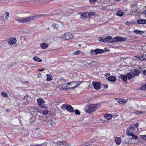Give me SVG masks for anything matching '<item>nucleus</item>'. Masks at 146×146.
<instances>
[{"instance_id": "1", "label": "nucleus", "mask_w": 146, "mask_h": 146, "mask_svg": "<svg viewBox=\"0 0 146 146\" xmlns=\"http://www.w3.org/2000/svg\"><path fill=\"white\" fill-rule=\"evenodd\" d=\"M99 104L89 105L85 107V110L86 112L91 113L100 107Z\"/></svg>"}, {"instance_id": "2", "label": "nucleus", "mask_w": 146, "mask_h": 146, "mask_svg": "<svg viewBox=\"0 0 146 146\" xmlns=\"http://www.w3.org/2000/svg\"><path fill=\"white\" fill-rule=\"evenodd\" d=\"M36 18V17L30 16L29 17H21L16 19V21L19 23H25L30 21L31 20Z\"/></svg>"}, {"instance_id": "3", "label": "nucleus", "mask_w": 146, "mask_h": 146, "mask_svg": "<svg viewBox=\"0 0 146 146\" xmlns=\"http://www.w3.org/2000/svg\"><path fill=\"white\" fill-rule=\"evenodd\" d=\"M52 26L54 29L58 31L63 29L64 24L63 23L61 22H58L56 23L52 24Z\"/></svg>"}, {"instance_id": "4", "label": "nucleus", "mask_w": 146, "mask_h": 146, "mask_svg": "<svg viewBox=\"0 0 146 146\" xmlns=\"http://www.w3.org/2000/svg\"><path fill=\"white\" fill-rule=\"evenodd\" d=\"M111 43H114L117 41L122 42L125 41L126 40V39L124 37L121 36H117L113 38L111 37Z\"/></svg>"}, {"instance_id": "5", "label": "nucleus", "mask_w": 146, "mask_h": 146, "mask_svg": "<svg viewBox=\"0 0 146 146\" xmlns=\"http://www.w3.org/2000/svg\"><path fill=\"white\" fill-rule=\"evenodd\" d=\"M82 82H72L68 83L69 89L74 88L78 87Z\"/></svg>"}, {"instance_id": "6", "label": "nucleus", "mask_w": 146, "mask_h": 146, "mask_svg": "<svg viewBox=\"0 0 146 146\" xmlns=\"http://www.w3.org/2000/svg\"><path fill=\"white\" fill-rule=\"evenodd\" d=\"M73 37V35L70 33H67L61 36V38L63 40L71 39Z\"/></svg>"}, {"instance_id": "7", "label": "nucleus", "mask_w": 146, "mask_h": 146, "mask_svg": "<svg viewBox=\"0 0 146 146\" xmlns=\"http://www.w3.org/2000/svg\"><path fill=\"white\" fill-rule=\"evenodd\" d=\"M98 40L100 42L104 43H111V36H107L106 38L103 37L98 38Z\"/></svg>"}, {"instance_id": "8", "label": "nucleus", "mask_w": 146, "mask_h": 146, "mask_svg": "<svg viewBox=\"0 0 146 146\" xmlns=\"http://www.w3.org/2000/svg\"><path fill=\"white\" fill-rule=\"evenodd\" d=\"M58 87L61 90L69 89V86L68 83L67 84H62L58 85Z\"/></svg>"}, {"instance_id": "9", "label": "nucleus", "mask_w": 146, "mask_h": 146, "mask_svg": "<svg viewBox=\"0 0 146 146\" xmlns=\"http://www.w3.org/2000/svg\"><path fill=\"white\" fill-rule=\"evenodd\" d=\"M139 126V123H136L135 124H133L131 125L130 126H129V129L131 131H133L134 129L137 127Z\"/></svg>"}, {"instance_id": "10", "label": "nucleus", "mask_w": 146, "mask_h": 146, "mask_svg": "<svg viewBox=\"0 0 146 146\" xmlns=\"http://www.w3.org/2000/svg\"><path fill=\"white\" fill-rule=\"evenodd\" d=\"M126 134L128 135L131 136H132V137L131 139H137L138 138V137L137 135L133 134L130 131H128L127 132Z\"/></svg>"}, {"instance_id": "11", "label": "nucleus", "mask_w": 146, "mask_h": 146, "mask_svg": "<svg viewBox=\"0 0 146 146\" xmlns=\"http://www.w3.org/2000/svg\"><path fill=\"white\" fill-rule=\"evenodd\" d=\"M37 101L38 105L40 106L42 108H44V106L42 105V104H44V102L43 100L41 98H39L37 99Z\"/></svg>"}, {"instance_id": "12", "label": "nucleus", "mask_w": 146, "mask_h": 146, "mask_svg": "<svg viewBox=\"0 0 146 146\" xmlns=\"http://www.w3.org/2000/svg\"><path fill=\"white\" fill-rule=\"evenodd\" d=\"M16 42V40L14 38H12L9 39L8 41V43L11 45L15 44Z\"/></svg>"}, {"instance_id": "13", "label": "nucleus", "mask_w": 146, "mask_h": 146, "mask_svg": "<svg viewBox=\"0 0 146 146\" xmlns=\"http://www.w3.org/2000/svg\"><path fill=\"white\" fill-rule=\"evenodd\" d=\"M92 85L94 88L96 90H98L100 88V85L98 83L93 82Z\"/></svg>"}, {"instance_id": "14", "label": "nucleus", "mask_w": 146, "mask_h": 146, "mask_svg": "<svg viewBox=\"0 0 146 146\" xmlns=\"http://www.w3.org/2000/svg\"><path fill=\"white\" fill-rule=\"evenodd\" d=\"M108 80L110 82H114L115 81L117 80L116 78L113 76H109L108 78Z\"/></svg>"}, {"instance_id": "15", "label": "nucleus", "mask_w": 146, "mask_h": 146, "mask_svg": "<svg viewBox=\"0 0 146 146\" xmlns=\"http://www.w3.org/2000/svg\"><path fill=\"white\" fill-rule=\"evenodd\" d=\"M137 57L141 60L146 61V54H143L140 56H137Z\"/></svg>"}, {"instance_id": "16", "label": "nucleus", "mask_w": 146, "mask_h": 146, "mask_svg": "<svg viewBox=\"0 0 146 146\" xmlns=\"http://www.w3.org/2000/svg\"><path fill=\"white\" fill-rule=\"evenodd\" d=\"M117 102L120 104H123L126 103L127 102L126 100L123 98H118L117 100Z\"/></svg>"}, {"instance_id": "17", "label": "nucleus", "mask_w": 146, "mask_h": 146, "mask_svg": "<svg viewBox=\"0 0 146 146\" xmlns=\"http://www.w3.org/2000/svg\"><path fill=\"white\" fill-rule=\"evenodd\" d=\"M66 109L68 111L72 112L73 111V109L72 107L70 105H67L66 106Z\"/></svg>"}, {"instance_id": "18", "label": "nucleus", "mask_w": 146, "mask_h": 146, "mask_svg": "<svg viewBox=\"0 0 146 146\" xmlns=\"http://www.w3.org/2000/svg\"><path fill=\"white\" fill-rule=\"evenodd\" d=\"M104 52V50L101 49L97 48L94 50V52L96 54L99 53H102Z\"/></svg>"}, {"instance_id": "19", "label": "nucleus", "mask_w": 146, "mask_h": 146, "mask_svg": "<svg viewBox=\"0 0 146 146\" xmlns=\"http://www.w3.org/2000/svg\"><path fill=\"white\" fill-rule=\"evenodd\" d=\"M137 23L139 24H145L146 23V20L144 19H139L137 20Z\"/></svg>"}, {"instance_id": "20", "label": "nucleus", "mask_w": 146, "mask_h": 146, "mask_svg": "<svg viewBox=\"0 0 146 146\" xmlns=\"http://www.w3.org/2000/svg\"><path fill=\"white\" fill-rule=\"evenodd\" d=\"M40 46L42 49H46L48 47V45L45 43H41Z\"/></svg>"}, {"instance_id": "21", "label": "nucleus", "mask_w": 146, "mask_h": 146, "mask_svg": "<svg viewBox=\"0 0 146 146\" xmlns=\"http://www.w3.org/2000/svg\"><path fill=\"white\" fill-rule=\"evenodd\" d=\"M123 142L125 144H131V142L130 141V139L129 138H126L123 140Z\"/></svg>"}, {"instance_id": "22", "label": "nucleus", "mask_w": 146, "mask_h": 146, "mask_svg": "<svg viewBox=\"0 0 146 146\" xmlns=\"http://www.w3.org/2000/svg\"><path fill=\"white\" fill-rule=\"evenodd\" d=\"M57 144L58 145H61L63 144L64 145H68V144L66 142V141H58L57 142Z\"/></svg>"}, {"instance_id": "23", "label": "nucleus", "mask_w": 146, "mask_h": 146, "mask_svg": "<svg viewBox=\"0 0 146 146\" xmlns=\"http://www.w3.org/2000/svg\"><path fill=\"white\" fill-rule=\"evenodd\" d=\"M33 59L35 61L37 62H41L42 61L41 59L40 58L36 56H34L33 58Z\"/></svg>"}, {"instance_id": "24", "label": "nucleus", "mask_w": 146, "mask_h": 146, "mask_svg": "<svg viewBox=\"0 0 146 146\" xmlns=\"http://www.w3.org/2000/svg\"><path fill=\"white\" fill-rule=\"evenodd\" d=\"M121 139L119 137H116L115 139V141L118 145H119L121 143Z\"/></svg>"}, {"instance_id": "25", "label": "nucleus", "mask_w": 146, "mask_h": 146, "mask_svg": "<svg viewBox=\"0 0 146 146\" xmlns=\"http://www.w3.org/2000/svg\"><path fill=\"white\" fill-rule=\"evenodd\" d=\"M131 72L133 74L136 76L138 75L139 73V70H131Z\"/></svg>"}, {"instance_id": "26", "label": "nucleus", "mask_w": 146, "mask_h": 146, "mask_svg": "<svg viewBox=\"0 0 146 146\" xmlns=\"http://www.w3.org/2000/svg\"><path fill=\"white\" fill-rule=\"evenodd\" d=\"M46 76H47L46 78V80L47 81H50L52 80V77L50 74H46Z\"/></svg>"}, {"instance_id": "27", "label": "nucleus", "mask_w": 146, "mask_h": 146, "mask_svg": "<svg viewBox=\"0 0 146 146\" xmlns=\"http://www.w3.org/2000/svg\"><path fill=\"white\" fill-rule=\"evenodd\" d=\"M121 78L123 81H127V78L126 75H121Z\"/></svg>"}, {"instance_id": "28", "label": "nucleus", "mask_w": 146, "mask_h": 146, "mask_svg": "<svg viewBox=\"0 0 146 146\" xmlns=\"http://www.w3.org/2000/svg\"><path fill=\"white\" fill-rule=\"evenodd\" d=\"M126 76L127 79L128 80L131 79L133 77L132 74L130 73H127Z\"/></svg>"}, {"instance_id": "29", "label": "nucleus", "mask_w": 146, "mask_h": 146, "mask_svg": "<svg viewBox=\"0 0 146 146\" xmlns=\"http://www.w3.org/2000/svg\"><path fill=\"white\" fill-rule=\"evenodd\" d=\"M134 32V33L138 34H141L144 33V32L143 31L137 29L135 30Z\"/></svg>"}, {"instance_id": "30", "label": "nucleus", "mask_w": 146, "mask_h": 146, "mask_svg": "<svg viewBox=\"0 0 146 146\" xmlns=\"http://www.w3.org/2000/svg\"><path fill=\"white\" fill-rule=\"evenodd\" d=\"M123 14V12L121 11H117L116 13V15L119 16H121Z\"/></svg>"}, {"instance_id": "31", "label": "nucleus", "mask_w": 146, "mask_h": 146, "mask_svg": "<svg viewBox=\"0 0 146 146\" xmlns=\"http://www.w3.org/2000/svg\"><path fill=\"white\" fill-rule=\"evenodd\" d=\"M96 15L95 13L93 12H90L88 13V15L89 17H90L92 16H94Z\"/></svg>"}, {"instance_id": "32", "label": "nucleus", "mask_w": 146, "mask_h": 146, "mask_svg": "<svg viewBox=\"0 0 146 146\" xmlns=\"http://www.w3.org/2000/svg\"><path fill=\"white\" fill-rule=\"evenodd\" d=\"M105 117L107 119H109L112 118V116L111 115L107 114L105 115Z\"/></svg>"}, {"instance_id": "33", "label": "nucleus", "mask_w": 146, "mask_h": 146, "mask_svg": "<svg viewBox=\"0 0 146 146\" xmlns=\"http://www.w3.org/2000/svg\"><path fill=\"white\" fill-rule=\"evenodd\" d=\"M1 96L4 97H8L7 94L5 92L3 91L1 93Z\"/></svg>"}, {"instance_id": "34", "label": "nucleus", "mask_w": 146, "mask_h": 146, "mask_svg": "<svg viewBox=\"0 0 146 146\" xmlns=\"http://www.w3.org/2000/svg\"><path fill=\"white\" fill-rule=\"evenodd\" d=\"M81 16L82 17V18H86L87 17V13L85 12L83 14L81 15Z\"/></svg>"}, {"instance_id": "35", "label": "nucleus", "mask_w": 146, "mask_h": 146, "mask_svg": "<svg viewBox=\"0 0 146 146\" xmlns=\"http://www.w3.org/2000/svg\"><path fill=\"white\" fill-rule=\"evenodd\" d=\"M5 13L6 15L5 16V18L6 19H7L9 17V12H7V11H5Z\"/></svg>"}, {"instance_id": "36", "label": "nucleus", "mask_w": 146, "mask_h": 146, "mask_svg": "<svg viewBox=\"0 0 146 146\" xmlns=\"http://www.w3.org/2000/svg\"><path fill=\"white\" fill-rule=\"evenodd\" d=\"M48 111L47 110H44L42 111V113L44 115H47L48 114Z\"/></svg>"}, {"instance_id": "37", "label": "nucleus", "mask_w": 146, "mask_h": 146, "mask_svg": "<svg viewBox=\"0 0 146 146\" xmlns=\"http://www.w3.org/2000/svg\"><path fill=\"white\" fill-rule=\"evenodd\" d=\"M81 53V52L80 50H78L74 52V54L75 55H78L80 54Z\"/></svg>"}, {"instance_id": "38", "label": "nucleus", "mask_w": 146, "mask_h": 146, "mask_svg": "<svg viewBox=\"0 0 146 146\" xmlns=\"http://www.w3.org/2000/svg\"><path fill=\"white\" fill-rule=\"evenodd\" d=\"M140 89L141 90H146V84L145 85L143 86L142 87H141L140 88Z\"/></svg>"}, {"instance_id": "39", "label": "nucleus", "mask_w": 146, "mask_h": 146, "mask_svg": "<svg viewBox=\"0 0 146 146\" xmlns=\"http://www.w3.org/2000/svg\"><path fill=\"white\" fill-rule=\"evenodd\" d=\"M74 112L76 114H77V115L80 114V112L78 110H75L74 111Z\"/></svg>"}, {"instance_id": "40", "label": "nucleus", "mask_w": 146, "mask_h": 146, "mask_svg": "<svg viewBox=\"0 0 146 146\" xmlns=\"http://www.w3.org/2000/svg\"><path fill=\"white\" fill-rule=\"evenodd\" d=\"M141 138L143 139L146 140V135H141Z\"/></svg>"}, {"instance_id": "41", "label": "nucleus", "mask_w": 146, "mask_h": 146, "mask_svg": "<svg viewBox=\"0 0 146 146\" xmlns=\"http://www.w3.org/2000/svg\"><path fill=\"white\" fill-rule=\"evenodd\" d=\"M125 24L126 25L129 26L131 24V22H129L127 21L125 22Z\"/></svg>"}, {"instance_id": "42", "label": "nucleus", "mask_w": 146, "mask_h": 146, "mask_svg": "<svg viewBox=\"0 0 146 146\" xmlns=\"http://www.w3.org/2000/svg\"><path fill=\"white\" fill-rule=\"evenodd\" d=\"M97 0H90V1L91 3L93 4Z\"/></svg>"}, {"instance_id": "43", "label": "nucleus", "mask_w": 146, "mask_h": 146, "mask_svg": "<svg viewBox=\"0 0 146 146\" xmlns=\"http://www.w3.org/2000/svg\"><path fill=\"white\" fill-rule=\"evenodd\" d=\"M50 125L52 126H54L56 125V123L54 122H51Z\"/></svg>"}, {"instance_id": "44", "label": "nucleus", "mask_w": 146, "mask_h": 146, "mask_svg": "<svg viewBox=\"0 0 146 146\" xmlns=\"http://www.w3.org/2000/svg\"><path fill=\"white\" fill-rule=\"evenodd\" d=\"M135 113H137V114H138L139 113H140L141 114H143V113H144V112H143V111H142V112H140L139 111H137L135 112Z\"/></svg>"}, {"instance_id": "45", "label": "nucleus", "mask_w": 146, "mask_h": 146, "mask_svg": "<svg viewBox=\"0 0 146 146\" xmlns=\"http://www.w3.org/2000/svg\"><path fill=\"white\" fill-rule=\"evenodd\" d=\"M31 146H43V144H37L32 145Z\"/></svg>"}, {"instance_id": "46", "label": "nucleus", "mask_w": 146, "mask_h": 146, "mask_svg": "<svg viewBox=\"0 0 146 146\" xmlns=\"http://www.w3.org/2000/svg\"><path fill=\"white\" fill-rule=\"evenodd\" d=\"M46 16V14H44V15H39V17H41L45 16Z\"/></svg>"}, {"instance_id": "47", "label": "nucleus", "mask_w": 146, "mask_h": 146, "mask_svg": "<svg viewBox=\"0 0 146 146\" xmlns=\"http://www.w3.org/2000/svg\"><path fill=\"white\" fill-rule=\"evenodd\" d=\"M143 74L145 75H146V70H145L143 72Z\"/></svg>"}, {"instance_id": "48", "label": "nucleus", "mask_w": 146, "mask_h": 146, "mask_svg": "<svg viewBox=\"0 0 146 146\" xmlns=\"http://www.w3.org/2000/svg\"><path fill=\"white\" fill-rule=\"evenodd\" d=\"M45 69V68H43L41 69H39L38 70L39 71H44Z\"/></svg>"}, {"instance_id": "49", "label": "nucleus", "mask_w": 146, "mask_h": 146, "mask_svg": "<svg viewBox=\"0 0 146 146\" xmlns=\"http://www.w3.org/2000/svg\"><path fill=\"white\" fill-rule=\"evenodd\" d=\"M93 146V145L92 144H90V145H88L85 146Z\"/></svg>"}, {"instance_id": "50", "label": "nucleus", "mask_w": 146, "mask_h": 146, "mask_svg": "<svg viewBox=\"0 0 146 146\" xmlns=\"http://www.w3.org/2000/svg\"><path fill=\"white\" fill-rule=\"evenodd\" d=\"M6 111L7 112H9V111H10V110H6Z\"/></svg>"}, {"instance_id": "51", "label": "nucleus", "mask_w": 146, "mask_h": 146, "mask_svg": "<svg viewBox=\"0 0 146 146\" xmlns=\"http://www.w3.org/2000/svg\"><path fill=\"white\" fill-rule=\"evenodd\" d=\"M106 76H109L110 75V74L109 73H107L106 74Z\"/></svg>"}, {"instance_id": "52", "label": "nucleus", "mask_w": 146, "mask_h": 146, "mask_svg": "<svg viewBox=\"0 0 146 146\" xmlns=\"http://www.w3.org/2000/svg\"><path fill=\"white\" fill-rule=\"evenodd\" d=\"M105 8H106L105 6H104L102 7V9H105Z\"/></svg>"}, {"instance_id": "53", "label": "nucleus", "mask_w": 146, "mask_h": 146, "mask_svg": "<svg viewBox=\"0 0 146 146\" xmlns=\"http://www.w3.org/2000/svg\"><path fill=\"white\" fill-rule=\"evenodd\" d=\"M144 13L146 15V10L144 11Z\"/></svg>"}, {"instance_id": "54", "label": "nucleus", "mask_w": 146, "mask_h": 146, "mask_svg": "<svg viewBox=\"0 0 146 146\" xmlns=\"http://www.w3.org/2000/svg\"><path fill=\"white\" fill-rule=\"evenodd\" d=\"M97 1L98 2H100L101 0H97Z\"/></svg>"}, {"instance_id": "55", "label": "nucleus", "mask_w": 146, "mask_h": 146, "mask_svg": "<svg viewBox=\"0 0 146 146\" xmlns=\"http://www.w3.org/2000/svg\"><path fill=\"white\" fill-rule=\"evenodd\" d=\"M42 117V116H39V118L40 119Z\"/></svg>"}, {"instance_id": "56", "label": "nucleus", "mask_w": 146, "mask_h": 146, "mask_svg": "<svg viewBox=\"0 0 146 146\" xmlns=\"http://www.w3.org/2000/svg\"><path fill=\"white\" fill-rule=\"evenodd\" d=\"M78 46H79V47H81V44H79V45H78Z\"/></svg>"}, {"instance_id": "57", "label": "nucleus", "mask_w": 146, "mask_h": 146, "mask_svg": "<svg viewBox=\"0 0 146 146\" xmlns=\"http://www.w3.org/2000/svg\"><path fill=\"white\" fill-rule=\"evenodd\" d=\"M108 87V85H107L106 86V88H107Z\"/></svg>"}, {"instance_id": "58", "label": "nucleus", "mask_w": 146, "mask_h": 146, "mask_svg": "<svg viewBox=\"0 0 146 146\" xmlns=\"http://www.w3.org/2000/svg\"><path fill=\"white\" fill-rule=\"evenodd\" d=\"M115 0L116 1H120V0Z\"/></svg>"}]
</instances>
